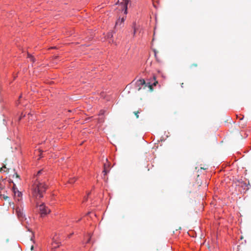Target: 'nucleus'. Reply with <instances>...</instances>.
<instances>
[{"mask_svg":"<svg viewBox=\"0 0 251 251\" xmlns=\"http://www.w3.org/2000/svg\"><path fill=\"white\" fill-rule=\"evenodd\" d=\"M8 170V169L6 168V166L5 165H3L0 169V171L1 172H7V171Z\"/></svg>","mask_w":251,"mask_h":251,"instance_id":"f8f14e48","label":"nucleus"},{"mask_svg":"<svg viewBox=\"0 0 251 251\" xmlns=\"http://www.w3.org/2000/svg\"><path fill=\"white\" fill-rule=\"evenodd\" d=\"M192 66H195V67H197V65L196 64H192Z\"/></svg>","mask_w":251,"mask_h":251,"instance_id":"393cba45","label":"nucleus"},{"mask_svg":"<svg viewBox=\"0 0 251 251\" xmlns=\"http://www.w3.org/2000/svg\"><path fill=\"white\" fill-rule=\"evenodd\" d=\"M3 198H4V199L5 200H6V199H8V198H8V197H7V196H4Z\"/></svg>","mask_w":251,"mask_h":251,"instance_id":"b1692460","label":"nucleus"},{"mask_svg":"<svg viewBox=\"0 0 251 251\" xmlns=\"http://www.w3.org/2000/svg\"><path fill=\"white\" fill-rule=\"evenodd\" d=\"M28 58H30V57H31V59H32V61H33V62L34 61V60H33V57H32L31 56V55H30L29 54H28Z\"/></svg>","mask_w":251,"mask_h":251,"instance_id":"aec40b11","label":"nucleus"},{"mask_svg":"<svg viewBox=\"0 0 251 251\" xmlns=\"http://www.w3.org/2000/svg\"><path fill=\"white\" fill-rule=\"evenodd\" d=\"M76 179L75 178H71L70 179V180H69V182L70 183H73L74 182H75V181Z\"/></svg>","mask_w":251,"mask_h":251,"instance_id":"2eb2a0df","label":"nucleus"},{"mask_svg":"<svg viewBox=\"0 0 251 251\" xmlns=\"http://www.w3.org/2000/svg\"><path fill=\"white\" fill-rule=\"evenodd\" d=\"M47 186L39 178H36L32 188L33 196L36 198H41L46 192Z\"/></svg>","mask_w":251,"mask_h":251,"instance_id":"f257e3e1","label":"nucleus"},{"mask_svg":"<svg viewBox=\"0 0 251 251\" xmlns=\"http://www.w3.org/2000/svg\"><path fill=\"white\" fill-rule=\"evenodd\" d=\"M1 184L0 183V193H1V190L3 189V188L1 186Z\"/></svg>","mask_w":251,"mask_h":251,"instance_id":"412c9836","label":"nucleus"},{"mask_svg":"<svg viewBox=\"0 0 251 251\" xmlns=\"http://www.w3.org/2000/svg\"><path fill=\"white\" fill-rule=\"evenodd\" d=\"M154 55H155V57L157 58V56H156V52L155 51H154Z\"/></svg>","mask_w":251,"mask_h":251,"instance_id":"a878e982","label":"nucleus"},{"mask_svg":"<svg viewBox=\"0 0 251 251\" xmlns=\"http://www.w3.org/2000/svg\"><path fill=\"white\" fill-rule=\"evenodd\" d=\"M39 211L42 217H43L50 212V210L44 204L42 203L38 206Z\"/></svg>","mask_w":251,"mask_h":251,"instance_id":"7ed1b4c3","label":"nucleus"},{"mask_svg":"<svg viewBox=\"0 0 251 251\" xmlns=\"http://www.w3.org/2000/svg\"><path fill=\"white\" fill-rule=\"evenodd\" d=\"M106 161L107 164L104 163L103 165L104 170L103 171V173H104V175H106L109 172V168L110 167V164L107 158H106Z\"/></svg>","mask_w":251,"mask_h":251,"instance_id":"1a4fd4ad","label":"nucleus"},{"mask_svg":"<svg viewBox=\"0 0 251 251\" xmlns=\"http://www.w3.org/2000/svg\"><path fill=\"white\" fill-rule=\"evenodd\" d=\"M27 116H28V118L29 119L30 118V117H31V120H33V119L32 118V117H33V115L31 114L30 113H28V114H27Z\"/></svg>","mask_w":251,"mask_h":251,"instance_id":"dca6fc26","label":"nucleus"},{"mask_svg":"<svg viewBox=\"0 0 251 251\" xmlns=\"http://www.w3.org/2000/svg\"><path fill=\"white\" fill-rule=\"evenodd\" d=\"M243 119V116L242 118H240V120H241Z\"/></svg>","mask_w":251,"mask_h":251,"instance_id":"c756f323","label":"nucleus"},{"mask_svg":"<svg viewBox=\"0 0 251 251\" xmlns=\"http://www.w3.org/2000/svg\"><path fill=\"white\" fill-rule=\"evenodd\" d=\"M60 242L59 241H57V237H53L52 238V243L51 244L52 249H55L59 247V244Z\"/></svg>","mask_w":251,"mask_h":251,"instance_id":"0eeeda50","label":"nucleus"},{"mask_svg":"<svg viewBox=\"0 0 251 251\" xmlns=\"http://www.w3.org/2000/svg\"><path fill=\"white\" fill-rule=\"evenodd\" d=\"M158 73H159V74H161V76H162V77H163V78H165V77H166V76H165V75H164V74H163V73H162L161 72H160V71H158Z\"/></svg>","mask_w":251,"mask_h":251,"instance_id":"6ab92c4d","label":"nucleus"},{"mask_svg":"<svg viewBox=\"0 0 251 251\" xmlns=\"http://www.w3.org/2000/svg\"><path fill=\"white\" fill-rule=\"evenodd\" d=\"M90 239L89 238V240L87 241V243H89L90 241Z\"/></svg>","mask_w":251,"mask_h":251,"instance_id":"7c9ffc66","label":"nucleus"},{"mask_svg":"<svg viewBox=\"0 0 251 251\" xmlns=\"http://www.w3.org/2000/svg\"><path fill=\"white\" fill-rule=\"evenodd\" d=\"M240 238H241V239H242L243 238V237L241 236Z\"/></svg>","mask_w":251,"mask_h":251,"instance_id":"2f4dec72","label":"nucleus"},{"mask_svg":"<svg viewBox=\"0 0 251 251\" xmlns=\"http://www.w3.org/2000/svg\"><path fill=\"white\" fill-rule=\"evenodd\" d=\"M44 172V171L43 170H41L40 171H39L37 174V178H39V176L40 175H41L42 174V173Z\"/></svg>","mask_w":251,"mask_h":251,"instance_id":"4468645a","label":"nucleus"},{"mask_svg":"<svg viewBox=\"0 0 251 251\" xmlns=\"http://www.w3.org/2000/svg\"><path fill=\"white\" fill-rule=\"evenodd\" d=\"M15 176L16 178H20V176L19 175L17 174V173H15L14 175H13V177Z\"/></svg>","mask_w":251,"mask_h":251,"instance_id":"a211bd4d","label":"nucleus"},{"mask_svg":"<svg viewBox=\"0 0 251 251\" xmlns=\"http://www.w3.org/2000/svg\"><path fill=\"white\" fill-rule=\"evenodd\" d=\"M25 114H24L23 113H22L21 117L19 118V121L21 120L22 117H25Z\"/></svg>","mask_w":251,"mask_h":251,"instance_id":"f3484780","label":"nucleus"},{"mask_svg":"<svg viewBox=\"0 0 251 251\" xmlns=\"http://www.w3.org/2000/svg\"><path fill=\"white\" fill-rule=\"evenodd\" d=\"M129 0H123L122 2L120 3L121 8L124 11V13L126 15L127 13V5L129 3Z\"/></svg>","mask_w":251,"mask_h":251,"instance_id":"20e7f679","label":"nucleus"},{"mask_svg":"<svg viewBox=\"0 0 251 251\" xmlns=\"http://www.w3.org/2000/svg\"><path fill=\"white\" fill-rule=\"evenodd\" d=\"M132 28H133V35L134 36L135 35L136 32V23H134L132 25Z\"/></svg>","mask_w":251,"mask_h":251,"instance_id":"9b49d317","label":"nucleus"},{"mask_svg":"<svg viewBox=\"0 0 251 251\" xmlns=\"http://www.w3.org/2000/svg\"><path fill=\"white\" fill-rule=\"evenodd\" d=\"M17 103V105H18V104H19L20 103L19 101L18 100V102H17V103Z\"/></svg>","mask_w":251,"mask_h":251,"instance_id":"c85d7f7f","label":"nucleus"},{"mask_svg":"<svg viewBox=\"0 0 251 251\" xmlns=\"http://www.w3.org/2000/svg\"><path fill=\"white\" fill-rule=\"evenodd\" d=\"M142 111L141 109H139L137 111L134 112V114L135 115L137 118L139 117V114Z\"/></svg>","mask_w":251,"mask_h":251,"instance_id":"ddd939ff","label":"nucleus"},{"mask_svg":"<svg viewBox=\"0 0 251 251\" xmlns=\"http://www.w3.org/2000/svg\"><path fill=\"white\" fill-rule=\"evenodd\" d=\"M111 36V37H112L113 36V35L112 34V33H110V34L109 35V36Z\"/></svg>","mask_w":251,"mask_h":251,"instance_id":"cd10ccee","label":"nucleus"},{"mask_svg":"<svg viewBox=\"0 0 251 251\" xmlns=\"http://www.w3.org/2000/svg\"><path fill=\"white\" fill-rule=\"evenodd\" d=\"M16 211L19 218L21 220H23V219H24L23 209L20 208L19 207H17L16 209Z\"/></svg>","mask_w":251,"mask_h":251,"instance_id":"6e6552de","label":"nucleus"},{"mask_svg":"<svg viewBox=\"0 0 251 251\" xmlns=\"http://www.w3.org/2000/svg\"><path fill=\"white\" fill-rule=\"evenodd\" d=\"M126 19V16L123 17L121 18H119L116 22L115 27L119 26L120 28H121L123 27Z\"/></svg>","mask_w":251,"mask_h":251,"instance_id":"423d86ee","label":"nucleus"},{"mask_svg":"<svg viewBox=\"0 0 251 251\" xmlns=\"http://www.w3.org/2000/svg\"><path fill=\"white\" fill-rule=\"evenodd\" d=\"M33 248H34V246H33V245H32V246H31V248H30V250H31V251H32V250H33Z\"/></svg>","mask_w":251,"mask_h":251,"instance_id":"5701e85b","label":"nucleus"},{"mask_svg":"<svg viewBox=\"0 0 251 251\" xmlns=\"http://www.w3.org/2000/svg\"><path fill=\"white\" fill-rule=\"evenodd\" d=\"M165 139L164 138V137H162L161 139H160V141H163V140H165Z\"/></svg>","mask_w":251,"mask_h":251,"instance_id":"4be33fe9","label":"nucleus"},{"mask_svg":"<svg viewBox=\"0 0 251 251\" xmlns=\"http://www.w3.org/2000/svg\"><path fill=\"white\" fill-rule=\"evenodd\" d=\"M103 114V112L101 110V111H100V113L99 115H100V114Z\"/></svg>","mask_w":251,"mask_h":251,"instance_id":"bb28decb","label":"nucleus"},{"mask_svg":"<svg viewBox=\"0 0 251 251\" xmlns=\"http://www.w3.org/2000/svg\"><path fill=\"white\" fill-rule=\"evenodd\" d=\"M136 84L137 86L139 87L138 90H140L142 86L144 85L146 86V81L144 79H140L136 81Z\"/></svg>","mask_w":251,"mask_h":251,"instance_id":"9d476101","label":"nucleus"},{"mask_svg":"<svg viewBox=\"0 0 251 251\" xmlns=\"http://www.w3.org/2000/svg\"><path fill=\"white\" fill-rule=\"evenodd\" d=\"M13 193L15 200L20 202L22 200V194L21 192L19 191L17 189L13 187Z\"/></svg>","mask_w":251,"mask_h":251,"instance_id":"39448f33","label":"nucleus"},{"mask_svg":"<svg viewBox=\"0 0 251 251\" xmlns=\"http://www.w3.org/2000/svg\"><path fill=\"white\" fill-rule=\"evenodd\" d=\"M158 83L156 78L154 75H152L150 78L147 79L146 81V86L148 87L152 90L154 86H155Z\"/></svg>","mask_w":251,"mask_h":251,"instance_id":"f03ea898","label":"nucleus"}]
</instances>
